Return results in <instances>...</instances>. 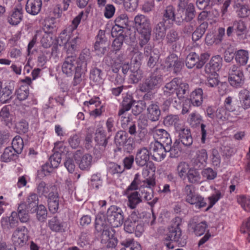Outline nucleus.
I'll list each match as a JSON object with an SVG mask.
<instances>
[{
	"label": "nucleus",
	"mask_w": 250,
	"mask_h": 250,
	"mask_svg": "<svg viewBox=\"0 0 250 250\" xmlns=\"http://www.w3.org/2000/svg\"><path fill=\"white\" fill-rule=\"evenodd\" d=\"M85 107H87L89 112L94 110L96 108L101 106V102L98 97H94L88 101H85L83 103Z\"/></svg>",
	"instance_id": "nucleus-51"
},
{
	"label": "nucleus",
	"mask_w": 250,
	"mask_h": 250,
	"mask_svg": "<svg viewBox=\"0 0 250 250\" xmlns=\"http://www.w3.org/2000/svg\"><path fill=\"white\" fill-rule=\"evenodd\" d=\"M27 230L24 227L15 230L12 235L11 240L15 247H22L28 241Z\"/></svg>",
	"instance_id": "nucleus-9"
},
{
	"label": "nucleus",
	"mask_w": 250,
	"mask_h": 250,
	"mask_svg": "<svg viewBox=\"0 0 250 250\" xmlns=\"http://www.w3.org/2000/svg\"><path fill=\"white\" fill-rule=\"evenodd\" d=\"M181 147L180 142L179 140H176L173 146L169 147V151L170 152V155L171 157H178L180 156L181 153Z\"/></svg>",
	"instance_id": "nucleus-61"
},
{
	"label": "nucleus",
	"mask_w": 250,
	"mask_h": 250,
	"mask_svg": "<svg viewBox=\"0 0 250 250\" xmlns=\"http://www.w3.org/2000/svg\"><path fill=\"white\" fill-rule=\"evenodd\" d=\"M111 35L113 37L115 38L112 42L113 49L115 51H118L121 48L125 40L123 31H121L120 29L117 31V28L113 27L111 30Z\"/></svg>",
	"instance_id": "nucleus-16"
},
{
	"label": "nucleus",
	"mask_w": 250,
	"mask_h": 250,
	"mask_svg": "<svg viewBox=\"0 0 250 250\" xmlns=\"http://www.w3.org/2000/svg\"><path fill=\"white\" fill-rule=\"evenodd\" d=\"M233 25L235 27V30L238 36L244 34L246 31L247 26L245 22L243 21H235L233 22Z\"/></svg>",
	"instance_id": "nucleus-64"
},
{
	"label": "nucleus",
	"mask_w": 250,
	"mask_h": 250,
	"mask_svg": "<svg viewBox=\"0 0 250 250\" xmlns=\"http://www.w3.org/2000/svg\"><path fill=\"white\" fill-rule=\"evenodd\" d=\"M208 154L206 149L202 148L198 150L196 155L193 159V164L194 167L201 168L206 164L208 159Z\"/></svg>",
	"instance_id": "nucleus-20"
},
{
	"label": "nucleus",
	"mask_w": 250,
	"mask_h": 250,
	"mask_svg": "<svg viewBox=\"0 0 250 250\" xmlns=\"http://www.w3.org/2000/svg\"><path fill=\"white\" fill-rule=\"evenodd\" d=\"M29 94L28 87L21 85L16 91L17 98L20 101L26 100Z\"/></svg>",
	"instance_id": "nucleus-54"
},
{
	"label": "nucleus",
	"mask_w": 250,
	"mask_h": 250,
	"mask_svg": "<svg viewBox=\"0 0 250 250\" xmlns=\"http://www.w3.org/2000/svg\"><path fill=\"white\" fill-rule=\"evenodd\" d=\"M74 24L72 23L66 29H64L60 34L58 42L60 45H64L70 39V34L76 29H74Z\"/></svg>",
	"instance_id": "nucleus-36"
},
{
	"label": "nucleus",
	"mask_w": 250,
	"mask_h": 250,
	"mask_svg": "<svg viewBox=\"0 0 250 250\" xmlns=\"http://www.w3.org/2000/svg\"><path fill=\"white\" fill-rule=\"evenodd\" d=\"M18 154L13 148H11L10 146L7 147L1 154L0 160L2 162L6 163L14 161L17 158Z\"/></svg>",
	"instance_id": "nucleus-34"
},
{
	"label": "nucleus",
	"mask_w": 250,
	"mask_h": 250,
	"mask_svg": "<svg viewBox=\"0 0 250 250\" xmlns=\"http://www.w3.org/2000/svg\"><path fill=\"white\" fill-rule=\"evenodd\" d=\"M22 9L21 8H16L13 11L8 19L9 23L13 25H18L22 19Z\"/></svg>",
	"instance_id": "nucleus-35"
},
{
	"label": "nucleus",
	"mask_w": 250,
	"mask_h": 250,
	"mask_svg": "<svg viewBox=\"0 0 250 250\" xmlns=\"http://www.w3.org/2000/svg\"><path fill=\"white\" fill-rule=\"evenodd\" d=\"M23 141L21 137L19 135L16 136L13 139L12 142V146L13 149L18 154H20L23 148Z\"/></svg>",
	"instance_id": "nucleus-47"
},
{
	"label": "nucleus",
	"mask_w": 250,
	"mask_h": 250,
	"mask_svg": "<svg viewBox=\"0 0 250 250\" xmlns=\"http://www.w3.org/2000/svg\"><path fill=\"white\" fill-rule=\"evenodd\" d=\"M103 31L100 30L97 36L96 41L94 45L95 50L98 55H104L106 51V43L104 39Z\"/></svg>",
	"instance_id": "nucleus-26"
},
{
	"label": "nucleus",
	"mask_w": 250,
	"mask_h": 250,
	"mask_svg": "<svg viewBox=\"0 0 250 250\" xmlns=\"http://www.w3.org/2000/svg\"><path fill=\"white\" fill-rule=\"evenodd\" d=\"M213 191V193L208 197L209 204L206 210H208L211 208L220 199L224 196L225 191L223 189H218L214 188Z\"/></svg>",
	"instance_id": "nucleus-28"
},
{
	"label": "nucleus",
	"mask_w": 250,
	"mask_h": 250,
	"mask_svg": "<svg viewBox=\"0 0 250 250\" xmlns=\"http://www.w3.org/2000/svg\"><path fill=\"white\" fill-rule=\"evenodd\" d=\"M176 132L178 134L179 140L185 146H190L193 142L190 130L182 126Z\"/></svg>",
	"instance_id": "nucleus-22"
},
{
	"label": "nucleus",
	"mask_w": 250,
	"mask_h": 250,
	"mask_svg": "<svg viewBox=\"0 0 250 250\" xmlns=\"http://www.w3.org/2000/svg\"><path fill=\"white\" fill-rule=\"evenodd\" d=\"M184 195L186 201L191 204L198 194H195L194 187L191 185H187L183 189Z\"/></svg>",
	"instance_id": "nucleus-40"
},
{
	"label": "nucleus",
	"mask_w": 250,
	"mask_h": 250,
	"mask_svg": "<svg viewBox=\"0 0 250 250\" xmlns=\"http://www.w3.org/2000/svg\"><path fill=\"white\" fill-rule=\"evenodd\" d=\"M27 207H34L38 205L39 198L36 193L30 192L27 196L25 203H24Z\"/></svg>",
	"instance_id": "nucleus-58"
},
{
	"label": "nucleus",
	"mask_w": 250,
	"mask_h": 250,
	"mask_svg": "<svg viewBox=\"0 0 250 250\" xmlns=\"http://www.w3.org/2000/svg\"><path fill=\"white\" fill-rule=\"evenodd\" d=\"M49 227L52 231L56 232H61L64 230V224L60 220H50Z\"/></svg>",
	"instance_id": "nucleus-62"
},
{
	"label": "nucleus",
	"mask_w": 250,
	"mask_h": 250,
	"mask_svg": "<svg viewBox=\"0 0 250 250\" xmlns=\"http://www.w3.org/2000/svg\"><path fill=\"white\" fill-rule=\"evenodd\" d=\"M91 11V5H88L84 11L81 12L72 21V23L74 24V29H77L81 20L85 21L87 20L89 14Z\"/></svg>",
	"instance_id": "nucleus-38"
},
{
	"label": "nucleus",
	"mask_w": 250,
	"mask_h": 250,
	"mask_svg": "<svg viewBox=\"0 0 250 250\" xmlns=\"http://www.w3.org/2000/svg\"><path fill=\"white\" fill-rule=\"evenodd\" d=\"M237 200L246 211H250V196L241 195L237 197Z\"/></svg>",
	"instance_id": "nucleus-57"
},
{
	"label": "nucleus",
	"mask_w": 250,
	"mask_h": 250,
	"mask_svg": "<svg viewBox=\"0 0 250 250\" xmlns=\"http://www.w3.org/2000/svg\"><path fill=\"white\" fill-rule=\"evenodd\" d=\"M195 15V9L193 3H189L183 11H181V15L177 13L176 23L180 24L182 22L185 21L190 22L194 18Z\"/></svg>",
	"instance_id": "nucleus-11"
},
{
	"label": "nucleus",
	"mask_w": 250,
	"mask_h": 250,
	"mask_svg": "<svg viewBox=\"0 0 250 250\" xmlns=\"http://www.w3.org/2000/svg\"><path fill=\"white\" fill-rule=\"evenodd\" d=\"M190 167L185 162H181L177 167L176 170L178 176L184 179L187 176V173Z\"/></svg>",
	"instance_id": "nucleus-52"
},
{
	"label": "nucleus",
	"mask_w": 250,
	"mask_h": 250,
	"mask_svg": "<svg viewBox=\"0 0 250 250\" xmlns=\"http://www.w3.org/2000/svg\"><path fill=\"white\" fill-rule=\"evenodd\" d=\"M95 135V141L97 143L105 147L107 144V138L105 131L102 128H98L96 130Z\"/></svg>",
	"instance_id": "nucleus-39"
},
{
	"label": "nucleus",
	"mask_w": 250,
	"mask_h": 250,
	"mask_svg": "<svg viewBox=\"0 0 250 250\" xmlns=\"http://www.w3.org/2000/svg\"><path fill=\"white\" fill-rule=\"evenodd\" d=\"M12 90L7 86L3 87L0 92V102L7 103L12 98Z\"/></svg>",
	"instance_id": "nucleus-59"
},
{
	"label": "nucleus",
	"mask_w": 250,
	"mask_h": 250,
	"mask_svg": "<svg viewBox=\"0 0 250 250\" xmlns=\"http://www.w3.org/2000/svg\"><path fill=\"white\" fill-rule=\"evenodd\" d=\"M249 58V54L248 51L240 49L235 52V60L240 65H245L247 64Z\"/></svg>",
	"instance_id": "nucleus-41"
},
{
	"label": "nucleus",
	"mask_w": 250,
	"mask_h": 250,
	"mask_svg": "<svg viewBox=\"0 0 250 250\" xmlns=\"http://www.w3.org/2000/svg\"><path fill=\"white\" fill-rule=\"evenodd\" d=\"M135 102L136 101L133 99L132 96L126 95L123 98L122 107L119 110L118 115H121L129 111Z\"/></svg>",
	"instance_id": "nucleus-30"
},
{
	"label": "nucleus",
	"mask_w": 250,
	"mask_h": 250,
	"mask_svg": "<svg viewBox=\"0 0 250 250\" xmlns=\"http://www.w3.org/2000/svg\"><path fill=\"white\" fill-rule=\"evenodd\" d=\"M194 106H199L203 102V90L201 88L195 89L190 94L188 100Z\"/></svg>",
	"instance_id": "nucleus-33"
},
{
	"label": "nucleus",
	"mask_w": 250,
	"mask_h": 250,
	"mask_svg": "<svg viewBox=\"0 0 250 250\" xmlns=\"http://www.w3.org/2000/svg\"><path fill=\"white\" fill-rule=\"evenodd\" d=\"M43 27L44 33L53 35L57 31L56 26L52 20H46Z\"/></svg>",
	"instance_id": "nucleus-60"
},
{
	"label": "nucleus",
	"mask_w": 250,
	"mask_h": 250,
	"mask_svg": "<svg viewBox=\"0 0 250 250\" xmlns=\"http://www.w3.org/2000/svg\"><path fill=\"white\" fill-rule=\"evenodd\" d=\"M208 27L207 22H203L193 32L192 39L194 42H196L200 39L205 34Z\"/></svg>",
	"instance_id": "nucleus-42"
},
{
	"label": "nucleus",
	"mask_w": 250,
	"mask_h": 250,
	"mask_svg": "<svg viewBox=\"0 0 250 250\" xmlns=\"http://www.w3.org/2000/svg\"><path fill=\"white\" fill-rule=\"evenodd\" d=\"M177 16V13L175 14V8L172 5H168L164 11L163 21L172 25L173 21L176 23Z\"/></svg>",
	"instance_id": "nucleus-24"
},
{
	"label": "nucleus",
	"mask_w": 250,
	"mask_h": 250,
	"mask_svg": "<svg viewBox=\"0 0 250 250\" xmlns=\"http://www.w3.org/2000/svg\"><path fill=\"white\" fill-rule=\"evenodd\" d=\"M125 170V168L116 163H110L108 167V173L111 175H119Z\"/></svg>",
	"instance_id": "nucleus-63"
},
{
	"label": "nucleus",
	"mask_w": 250,
	"mask_h": 250,
	"mask_svg": "<svg viewBox=\"0 0 250 250\" xmlns=\"http://www.w3.org/2000/svg\"><path fill=\"white\" fill-rule=\"evenodd\" d=\"M229 111L225 107H219L215 112L216 118L222 121L228 120L229 119Z\"/></svg>",
	"instance_id": "nucleus-53"
},
{
	"label": "nucleus",
	"mask_w": 250,
	"mask_h": 250,
	"mask_svg": "<svg viewBox=\"0 0 250 250\" xmlns=\"http://www.w3.org/2000/svg\"><path fill=\"white\" fill-rule=\"evenodd\" d=\"M150 132L155 141L165 144L166 147L171 145L172 141L170 135L165 129L155 126L150 129Z\"/></svg>",
	"instance_id": "nucleus-8"
},
{
	"label": "nucleus",
	"mask_w": 250,
	"mask_h": 250,
	"mask_svg": "<svg viewBox=\"0 0 250 250\" xmlns=\"http://www.w3.org/2000/svg\"><path fill=\"white\" fill-rule=\"evenodd\" d=\"M127 22V15L125 14H121L116 18L115 20V25L114 27L117 28V31L120 29L121 31H123V28L126 26Z\"/></svg>",
	"instance_id": "nucleus-50"
},
{
	"label": "nucleus",
	"mask_w": 250,
	"mask_h": 250,
	"mask_svg": "<svg viewBox=\"0 0 250 250\" xmlns=\"http://www.w3.org/2000/svg\"><path fill=\"white\" fill-rule=\"evenodd\" d=\"M189 91L188 84L185 82H183L180 80V83L178 84V87L177 88L175 93L177 98L180 100L185 97V95Z\"/></svg>",
	"instance_id": "nucleus-45"
},
{
	"label": "nucleus",
	"mask_w": 250,
	"mask_h": 250,
	"mask_svg": "<svg viewBox=\"0 0 250 250\" xmlns=\"http://www.w3.org/2000/svg\"><path fill=\"white\" fill-rule=\"evenodd\" d=\"M166 65L167 67L172 68L174 72L176 73L181 70L183 63L175 54H172L167 57Z\"/></svg>",
	"instance_id": "nucleus-15"
},
{
	"label": "nucleus",
	"mask_w": 250,
	"mask_h": 250,
	"mask_svg": "<svg viewBox=\"0 0 250 250\" xmlns=\"http://www.w3.org/2000/svg\"><path fill=\"white\" fill-rule=\"evenodd\" d=\"M179 221H174L168 228L169 232L167 234L168 239L174 241L180 246H184L187 243V237L183 235L182 231L179 227Z\"/></svg>",
	"instance_id": "nucleus-5"
},
{
	"label": "nucleus",
	"mask_w": 250,
	"mask_h": 250,
	"mask_svg": "<svg viewBox=\"0 0 250 250\" xmlns=\"http://www.w3.org/2000/svg\"><path fill=\"white\" fill-rule=\"evenodd\" d=\"M187 177L189 183L200 184L202 183V178L199 171L195 167H190L188 173Z\"/></svg>",
	"instance_id": "nucleus-32"
},
{
	"label": "nucleus",
	"mask_w": 250,
	"mask_h": 250,
	"mask_svg": "<svg viewBox=\"0 0 250 250\" xmlns=\"http://www.w3.org/2000/svg\"><path fill=\"white\" fill-rule=\"evenodd\" d=\"M161 113L159 106L155 103H152L147 108V117L152 122L158 121Z\"/></svg>",
	"instance_id": "nucleus-27"
},
{
	"label": "nucleus",
	"mask_w": 250,
	"mask_h": 250,
	"mask_svg": "<svg viewBox=\"0 0 250 250\" xmlns=\"http://www.w3.org/2000/svg\"><path fill=\"white\" fill-rule=\"evenodd\" d=\"M150 155V153L146 147L138 149L135 157L137 165L140 167L146 166L149 160Z\"/></svg>",
	"instance_id": "nucleus-18"
},
{
	"label": "nucleus",
	"mask_w": 250,
	"mask_h": 250,
	"mask_svg": "<svg viewBox=\"0 0 250 250\" xmlns=\"http://www.w3.org/2000/svg\"><path fill=\"white\" fill-rule=\"evenodd\" d=\"M239 96L242 107L245 110L250 108V92L246 89H242Z\"/></svg>",
	"instance_id": "nucleus-37"
},
{
	"label": "nucleus",
	"mask_w": 250,
	"mask_h": 250,
	"mask_svg": "<svg viewBox=\"0 0 250 250\" xmlns=\"http://www.w3.org/2000/svg\"><path fill=\"white\" fill-rule=\"evenodd\" d=\"M239 1H236L233 3V7L236 9L237 16L240 18H247L250 15V8L248 5L243 4Z\"/></svg>",
	"instance_id": "nucleus-29"
},
{
	"label": "nucleus",
	"mask_w": 250,
	"mask_h": 250,
	"mask_svg": "<svg viewBox=\"0 0 250 250\" xmlns=\"http://www.w3.org/2000/svg\"><path fill=\"white\" fill-rule=\"evenodd\" d=\"M106 215L110 219H123L122 209L116 206H112L108 209Z\"/></svg>",
	"instance_id": "nucleus-43"
},
{
	"label": "nucleus",
	"mask_w": 250,
	"mask_h": 250,
	"mask_svg": "<svg viewBox=\"0 0 250 250\" xmlns=\"http://www.w3.org/2000/svg\"><path fill=\"white\" fill-rule=\"evenodd\" d=\"M179 83H180V79L175 78L170 82L167 83L164 88V95L169 97L175 93L177 88L178 87Z\"/></svg>",
	"instance_id": "nucleus-31"
},
{
	"label": "nucleus",
	"mask_w": 250,
	"mask_h": 250,
	"mask_svg": "<svg viewBox=\"0 0 250 250\" xmlns=\"http://www.w3.org/2000/svg\"><path fill=\"white\" fill-rule=\"evenodd\" d=\"M89 58V52L84 50L81 53L79 58L76 56H69L67 57L63 62L62 66V72L67 76H72L78 66L81 64L87 63Z\"/></svg>",
	"instance_id": "nucleus-3"
},
{
	"label": "nucleus",
	"mask_w": 250,
	"mask_h": 250,
	"mask_svg": "<svg viewBox=\"0 0 250 250\" xmlns=\"http://www.w3.org/2000/svg\"><path fill=\"white\" fill-rule=\"evenodd\" d=\"M207 228V224L205 221L190 220L188 223V229L196 236H201L205 233Z\"/></svg>",
	"instance_id": "nucleus-13"
},
{
	"label": "nucleus",
	"mask_w": 250,
	"mask_h": 250,
	"mask_svg": "<svg viewBox=\"0 0 250 250\" xmlns=\"http://www.w3.org/2000/svg\"><path fill=\"white\" fill-rule=\"evenodd\" d=\"M123 195L127 197V206L131 209L136 208L137 206L142 201V197L138 191H130L127 194L126 191H124Z\"/></svg>",
	"instance_id": "nucleus-17"
},
{
	"label": "nucleus",
	"mask_w": 250,
	"mask_h": 250,
	"mask_svg": "<svg viewBox=\"0 0 250 250\" xmlns=\"http://www.w3.org/2000/svg\"><path fill=\"white\" fill-rule=\"evenodd\" d=\"M201 174L205 181H210L216 177L217 172L211 168L207 167L202 170Z\"/></svg>",
	"instance_id": "nucleus-55"
},
{
	"label": "nucleus",
	"mask_w": 250,
	"mask_h": 250,
	"mask_svg": "<svg viewBox=\"0 0 250 250\" xmlns=\"http://www.w3.org/2000/svg\"><path fill=\"white\" fill-rule=\"evenodd\" d=\"M74 160L82 170L88 171L92 165V156L88 153H84L81 150L76 151L74 155Z\"/></svg>",
	"instance_id": "nucleus-7"
},
{
	"label": "nucleus",
	"mask_w": 250,
	"mask_h": 250,
	"mask_svg": "<svg viewBox=\"0 0 250 250\" xmlns=\"http://www.w3.org/2000/svg\"><path fill=\"white\" fill-rule=\"evenodd\" d=\"M198 63H199V56L196 53L191 52L187 56L186 65L188 68H192L194 66L197 68Z\"/></svg>",
	"instance_id": "nucleus-46"
},
{
	"label": "nucleus",
	"mask_w": 250,
	"mask_h": 250,
	"mask_svg": "<svg viewBox=\"0 0 250 250\" xmlns=\"http://www.w3.org/2000/svg\"><path fill=\"white\" fill-rule=\"evenodd\" d=\"M162 81L163 78L161 75L153 73L140 85V90L144 92H149L159 87Z\"/></svg>",
	"instance_id": "nucleus-6"
},
{
	"label": "nucleus",
	"mask_w": 250,
	"mask_h": 250,
	"mask_svg": "<svg viewBox=\"0 0 250 250\" xmlns=\"http://www.w3.org/2000/svg\"><path fill=\"white\" fill-rule=\"evenodd\" d=\"M188 121L192 127H196L202 121L201 116L197 112L190 113L188 119Z\"/></svg>",
	"instance_id": "nucleus-49"
},
{
	"label": "nucleus",
	"mask_w": 250,
	"mask_h": 250,
	"mask_svg": "<svg viewBox=\"0 0 250 250\" xmlns=\"http://www.w3.org/2000/svg\"><path fill=\"white\" fill-rule=\"evenodd\" d=\"M222 64V58L220 55L213 56L209 62L207 64L205 67V71L207 74H213L217 75L216 72L221 67Z\"/></svg>",
	"instance_id": "nucleus-14"
},
{
	"label": "nucleus",
	"mask_w": 250,
	"mask_h": 250,
	"mask_svg": "<svg viewBox=\"0 0 250 250\" xmlns=\"http://www.w3.org/2000/svg\"><path fill=\"white\" fill-rule=\"evenodd\" d=\"M48 208L51 212H57L60 203V197L57 190L47 198Z\"/></svg>",
	"instance_id": "nucleus-25"
},
{
	"label": "nucleus",
	"mask_w": 250,
	"mask_h": 250,
	"mask_svg": "<svg viewBox=\"0 0 250 250\" xmlns=\"http://www.w3.org/2000/svg\"><path fill=\"white\" fill-rule=\"evenodd\" d=\"M36 189L37 193L40 196H43L46 198L52 194V192L57 190L55 186L48 185L43 181L41 182L37 185Z\"/></svg>",
	"instance_id": "nucleus-21"
},
{
	"label": "nucleus",
	"mask_w": 250,
	"mask_h": 250,
	"mask_svg": "<svg viewBox=\"0 0 250 250\" xmlns=\"http://www.w3.org/2000/svg\"><path fill=\"white\" fill-rule=\"evenodd\" d=\"M27 210L26 209V205L23 202L21 203L18 208V212L13 211L11 213L10 217L11 219L18 218V219H24L26 217Z\"/></svg>",
	"instance_id": "nucleus-44"
},
{
	"label": "nucleus",
	"mask_w": 250,
	"mask_h": 250,
	"mask_svg": "<svg viewBox=\"0 0 250 250\" xmlns=\"http://www.w3.org/2000/svg\"><path fill=\"white\" fill-rule=\"evenodd\" d=\"M171 26L167 22L165 23L164 21L159 22L155 28L156 37L160 38L164 37L167 28L170 27Z\"/></svg>",
	"instance_id": "nucleus-48"
},
{
	"label": "nucleus",
	"mask_w": 250,
	"mask_h": 250,
	"mask_svg": "<svg viewBox=\"0 0 250 250\" xmlns=\"http://www.w3.org/2000/svg\"><path fill=\"white\" fill-rule=\"evenodd\" d=\"M109 220H95V227L98 232H102L101 242L106 245L108 248H115L118 240L115 237L114 232L112 227H115L109 222Z\"/></svg>",
	"instance_id": "nucleus-2"
},
{
	"label": "nucleus",
	"mask_w": 250,
	"mask_h": 250,
	"mask_svg": "<svg viewBox=\"0 0 250 250\" xmlns=\"http://www.w3.org/2000/svg\"><path fill=\"white\" fill-rule=\"evenodd\" d=\"M229 81L234 87L242 86L245 82V77L242 68L235 64L232 65L229 70Z\"/></svg>",
	"instance_id": "nucleus-4"
},
{
	"label": "nucleus",
	"mask_w": 250,
	"mask_h": 250,
	"mask_svg": "<svg viewBox=\"0 0 250 250\" xmlns=\"http://www.w3.org/2000/svg\"><path fill=\"white\" fill-rule=\"evenodd\" d=\"M42 6V0H27L25 9L29 14L35 16L40 13Z\"/></svg>",
	"instance_id": "nucleus-19"
},
{
	"label": "nucleus",
	"mask_w": 250,
	"mask_h": 250,
	"mask_svg": "<svg viewBox=\"0 0 250 250\" xmlns=\"http://www.w3.org/2000/svg\"><path fill=\"white\" fill-rule=\"evenodd\" d=\"M86 63L81 64L78 67L77 71L74 73L73 80L72 84L73 86L83 87L85 84V74L87 72Z\"/></svg>",
	"instance_id": "nucleus-10"
},
{
	"label": "nucleus",
	"mask_w": 250,
	"mask_h": 250,
	"mask_svg": "<svg viewBox=\"0 0 250 250\" xmlns=\"http://www.w3.org/2000/svg\"><path fill=\"white\" fill-rule=\"evenodd\" d=\"M134 26L138 35L139 44L141 47H143L150 39L151 26L150 20L144 15H138L134 18Z\"/></svg>",
	"instance_id": "nucleus-1"
},
{
	"label": "nucleus",
	"mask_w": 250,
	"mask_h": 250,
	"mask_svg": "<svg viewBox=\"0 0 250 250\" xmlns=\"http://www.w3.org/2000/svg\"><path fill=\"white\" fill-rule=\"evenodd\" d=\"M164 124L167 126H173L176 132L180 129L182 126L181 121L178 115L169 114L164 119Z\"/></svg>",
	"instance_id": "nucleus-23"
},
{
	"label": "nucleus",
	"mask_w": 250,
	"mask_h": 250,
	"mask_svg": "<svg viewBox=\"0 0 250 250\" xmlns=\"http://www.w3.org/2000/svg\"><path fill=\"white\" fill-rule=\"evenodd\" d=\"M90 79L96 83H100L102 80V71L96 67L93 68L90 72Z\"/></svg>",
	"instance_id": "nucleus-56"
},
{
	"label": "nucleus",
	"mask_w": 250,
	"mask_h": 250,
	"mask_svg": "<svg viewBox=\"0 0 250 250\" xmlns=\"http://www.w3.org/2000/svg\"><path fill=\"white\" fill-rule=\"evenodd\" d=\"M150 149L152 151V158L158 162L162 161L166 157V149L164 145L157 141L151 142Z\"/></svg>",
	"instance_id": "nucleus-12"
}]
</instances>
